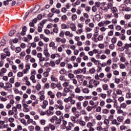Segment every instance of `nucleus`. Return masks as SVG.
Masks as SVG:
<instances>
[{
    "label": "nucleus",
    "mask_w": 131,
    "mask_h": 131,
    "mask_svg": "<svg viewBox=\"0 0 131 131\" xmlns=\"http://www.w3.org/2000/svg\"><path fill=\"white\" fill-rule=\"evenodd\" d=\"M76 99L80 101H81L83 100V99H84V97H83L82 96H76Z\"/></svg>",
    "instance_id": "29"
},
{
    "label": "nucleus",
    "mask_w": 131,
    "mask_h": 131,
    "mask_svg": "<svg viewBox=\"0 0 131 131\" xmlns=\"http://www.w3.org/2000/svg\"><path fill=\"white\" fill-rule=\"evenodd\" d=\"M6 45V40L5 39H3L0 42V47H4Z\"/></svg>",
    "instance_id": "28"
},
{
    "label": "nucleus",
    "mask_w": 131,
    "mask_h": 131,
    "mask_svg": "<svg viewBox=\"0 0 131 131\" xmlns=\"http://www.w3.org/2000/svg\"><path fill=\"white\" fill-rule=\"evenodd\" d=\"M129 48H131V43H130L129 44L128 43H126L125 45V46L123 47H122V51H124V50H128V49H129Z\"/></svg>",
    "instance_id": "8"
},
{
    "label": "nucleus",
    "mask_w": 131,
    "mask_h": 131,
    "mask_svg": "<svg viewBox=\"0 0 131 131\" xmlns=\"http://www.w3.org/2000/svg\"><path fill=\"white\" fill-rule=\"evenodd\" d=\"M92 12H93L94 13H96V12L98 11V9L95 6L92 7Z\"/></svg>",
    "instance_id": "61"
},
{
    "label": "nucleus",
    "mask_w": 131,
    "mask_h": 131,
    "mask_svg": "<svg viewBox=\"0 0 131 131\" xmlns=\"http://www.w3.org/2000/svg\"><path fill=\"white\" fill-rule=\"evenodd\" d=\"M30 123L33 125H36V122H35V121H34L32 118H30V119L27 120V124H30Z\"/></svg>",
    "instance_id": "6"
},
{
    "label": "nucleus",
    "mask_w": 131,
    "mask_h": 131,
    "mask_svg": "<svg viewBox=\"0 0 131 131\" xmlns=\"http://www.w3.org/2000/svg\"><path fill=\"white\" fill-rule=\"evenodd\" d=\"M96 107H97V105H95L94 106H88L86 107V110H87L88 112H91V111H92L94 108H96Z\"/></svg>",
    "instance_id": "16"
},
{
    "label": "nucleus",
    "mask_w": 131,
    "mask_h": 131,
    "mask_svg": "<svg viewBox=\"0 0 131 131\" xmlns=\"http://www.w3.org/2000/svg\"><path fill=\"white\" fill-rule=\"evenodd\" d=\"M102 113L103 114H108V113H109V111L107 108L103 109L102 110Z\"/></svg>",
    "instance_id": "55"
},
{
    "label": "nucleus",
    "mask_w": 131,
    "mask_h": 131,
    "mask_svg": "<svg viewBox=\"0 0 131 131\" xmlns=\"http://www.w3.org/2000/svg\"><path fill=\"white\" fill-rule=\"evenodd\" d=\"M112 93V90H109L106 91V94H107V97L108 98H110L111 97V94Z\"/></svg>",
    "instance_id": "27"
},
{
    "label": "nucleus",
    "mask_w": 131,
    "mask_h": 131,
    "mask_svg": "<svg viewBox=\"0 0 131 131\" xmlns=\"http://www.w3.org/2000/svg\"><path fill=\"white\" fill-rule=\"evenodd\" d=\"M49 127L51 128V130H55L56 129V126L52 124H49Z\"/></svg>",
    "instance_id": "33"
},
{
    "label": "nucleus",
    "mask_w": 131,
    "mask_h": 131,
    "mask_svg": "<svg viewBox=\"0 0 131 131\" xmlns=\"http://www.w3.org/2000/svg\"><path fill=\"white\" fill-rule=\"evenodd\" d=\"M76 106L77 107V109L80 110L82 108L81 107V102H77L76 104Z\"/></svg>",
    "instance_id": "41"
},
{
    "label": "nucleus",
    "mask_w": 131,
    "mask_h": 131,
    "mask_svg": "<svg viewBox=\"0 0 131 131\" xmlns=\"http://www.w3.org/2000/svg\"><path fill=\"white\" fill-rule=\"evenodd\" d=\"M53 114H54V113L49 110H48L46 111V115H47V116H52V115H53Z\"/></svg>",
    "instance_id": "21"
},
{
    "label": "nucleus",
    "mask_w": 131,
    "mask_h": 131,
    "mask_svg": "<svg viewBox=\"0 0 131 131\" xmlns=\"http://www.w3.org/2000/svg\"><path fill=\"white\" fill-rule=\"evenodd\" d=\"M66 36H69L70 37H73V34L70 33V31H67L64 33Z\"/></svg>",
    "instance_id": "17"
},
{
    "label": "nucleus",
    "mask_w": 131,
    "mask_h": 131,
    "mask_svg": "<svg viewBox=\"0 0 131 131\" xmlns=\"http://www.w3.org/2000/svg\"><path fill=\"white\" fill-rule=\"evenodd\" d=\"M61 27L62 29H68L69 28V26L67 27V25L65 24H62Z\"/></svg>",
    "instance_id": "30"
},
{
    "label": "nucleus",
    "mask_w": 131,
    "mask_h": 131,
    "mask_svg": "<svg viewBox=\"0 0 131 131\" xmlns=\"http://www.w3.org/2000/svg\"><path fill=\"white\" fill-rule=\"evenodd\" d=\"M94 5V6L96 8H100V7H101V3H100L99 2H95Z\"/></svg>",
    "instance_id": "31"
},
{
    "label": "nucleus",
    "mask_w": 131,
    "mask_h": 131,
    "mask_svg": "<svg viewBox=\"0 0 131 131\" xmlns=\"http://www.w3.org/2000/svg\"><path fill=\"white\" fill-rule=\"evenodd\" d=\"M80 113L81 115H86V111H85V110H81L80 111Z\"/></svg>",
    "instance_id": "45"
},
{
    "label": "nucleus",
    "mask_w": 131,
    "mask_h": 131,
    "mask_svg": "<svg viewBox=\"0 0 131 131\" xmlns=\"http://www.w3.org/2000/svg\"><path fill=\"white\" fill-rule=\"evenodd\" d=\"M117 95H122V91L120 89H117L116 91Z\"/></svg>",
    "instance_id": "52"
},
{
    "label": "nucleus",
    "mask_w": 131,
    "mask_h": 131,
    "mask_svg": "<svg viewBox=\"0 0 131 131\" xmlns=\"http://www.w3.org/2000/svg\"><path fill=\"white\" fill-rule=\"evenodd\" d=\"M50 121L52 123H54L55 121V124L56 125L61 124L62 118H61V117L58 118L57 116H54L51 118Z\"/></svg>",
    "instance_id": "1"
},
{
    "label": "nucleus",
    "mask_w": 131,
    "mask_h": 131,
    "mask_svg": "<svg viewBox=\"0 0 131 131\" xmlns=\"http://www.w3.org/2000/svg\"><path fill=\"white\" fill-rule=\"evenodd\" d=\"M82 92L84 94H89L90 93V90L88 88H85L82 90Z\"/></svg>",
    "instance_id": "39"
},
{
    "label": "nucleus",
    "mask_w": 131,
    "mask_h": 131,
    "mask_svg": "<svg viewBox=\"0 0 131 131\" xmlns=\"http://www.w3.org/2000/svg\"><path fill=\"white\" fill-rule=\"evenodd\" d=\"M79 123L81 126H85L86 123L85 122H84V121L80 120L79 121Z\"/></svg>",
    "instance_id": "36"
},
{
    "label": "nucleus",
    "mask_w": 131,
    "mask_h": 131,
    "mask_svg": "<svg viewBox=\"0 0 131 131\" xmlns=\"http://www.w3.org/2000/svg\"><path fill=\"white\" fill-rule=\"evenodd\" d=\"M118 114H122L123 116H126V112H123L121 110H118L117 111Z\"/></svg>",
    "instance_id": "15"
},
{
    "label": "nucleus",
    "mask_w": 131,
    "mask_h": 131,
    "mask_svg": "<svg viewBox=\"0 0 131 131\" xmlns=\"http://www.w3.org/2000/svg\"><path fill=\"white\" fill-rule=\"evenodd\" d=\"M37 57L38 58L40 62H43L46 60V59L42 57V54L39 53L37 54Z\"/></svg>",
    "instance_id": "2"
},
{
    "label": "nucleus",
    "mask_w": 131,
    "mask_h": 131,
    "mask_svg": "<svg viewBox=\"0 0 131 131\" xmlns=\"http://www.w3.org/2000/svg\"><path fill=\"white\" fill-rule=\"evenodd\" d=\"M75 93L76 94H80L81 93V90H80V88L78 86L75 89Z\"/></svg>",
    "instance_id": "20"
},
{
    "label": "nucleus",
    "mask_w": 131,
    "mask_h": 131,
    "mask_svg": "<svg viewBox=\"0 0 131 131\" xmlns=\"http://www.w3.org/2000/svg\"><path fill=\"white\" fill-rule=\"evenodd\" d=\"M54 108H55V109H59V110H64L63 105H59L58 104H55Z\"/></svg>",
    "instance_id": "13"
},
{
    "label": "nucleus",
    "mask_w": 131,
    "mask_h": 131,
    "mask_svg": "<svg viewBox=\"0 0 131 131\" xmlns=\"http://www.w3.org/2000/svg\"><path fill=\"white\" fill-rule=\"evenodd\" d=\"M15 32H16V31H15V30L11 31L9 33V36H13V35H14V34H15Z\"/></svg>",
    "instance_id": "53"
},
{
    "label": "nucleus",
    "mask_w": 131,
    "mask_h": 131,
    "mask_svg": "<svg viewBox=\"0 0 131 131\" xmlns=\"http://www.w3.org/2000/svg\"><path fill=\"white\" fill-rule=\"evenodd\" d=\"M23 105L24 107L23 111L24 112H28V111H29V108H28V107H29V106L26 103H23Z\"/></svg>",
    "instance_id": "5"
},
{
    "label": "nucleus",
    "mask_w": 131,
    "mask_h": 131,
    "mask_svg": "<svg viewBox=\"0 0 131 131\" xmlns=\"http://www.w3.org/2000/svg\"><path fill=\"white\" fill-rule=\"evenodd\" d=\"M93 83L94 84L95 88H97V86H98V85H99V84H100V81L94 80Z\"/></svg>",
    "instance_id": "32"
},
{
    "label": "nucleus",
    "mask_w": 131,
    "mask_h": 131,
    "mask_svg": "<svg viewBox=\"0 0 131 131\" xmlns=\"http://www.w3.org/2000/svg\"><path fill=\"white\" fill-rule=\"evenodd\" d=\"M49 105V102L48 100H43V104L41 105L42 109H47V106Z\"/></svg>",
    "instance_id": "9"
},
{
    "label": "nucleus",
    "mask_w": 131,
    "mask_h": 131,
    "mask_svg": "<svg viewBox=\"0 0 131 131\" xmlns=\"http://www.w3.org/2000/svg\"><path fill=\"white\" fill-rule=\"evenodd\" d=\"M70 28H71L72 31H76V26L75 24H71L70 25Z\"/></svg>",
    "instance_id": "10"
},
{
    "label": "nucleus",
    "mask_w": 131,
    "mask_h": 131,
    "mask_svg": "<svg viewBox=\"0 0 131 131\" xmlns=\"http://www.w3.org/2000/svg\"><path fill=\"white\" fill-rule=\"evenodd\" d=\"M110 120L108 119H105L104 121V123L105 125H109Z\"/></svg>",
    "instance_id": "60"
},
{
    "label": "nucleus",
    "mask_w": 131,
    "mask_h": 131,
    "mask_svg": "<svg viewBox=\"0 0 131 131\" xmlns=\"http://www.w3.org/2000/svg\"><path fill=\"white\" fill-rule=\"evenodd\" d=\"M13 85L12 84H11L10 82H7L5 86L4 87V89L5 90V91H8L9 89H11V88H12Z\"/></svg>",
    "instance_id": "4"
},
{
    "label": "nucleus",
    "mask_w": 131,
    "mask_h": 131,
    "mask_svg": "<svg viewBox=\"0 0 131 131\" xmlns=\"http://www.w3.org/2000/svg\"><path fill=\"white\" fill-rule=\"evenodd\" d=\"M81 69H78L77 70H75L74 72V74L77 75V74H81Z\"/></svg>",
    "instance_id": "23"
},
{
    "label": "nucleus",
    "mask_w": 131,
    "mask_h": 131,
    "mask_svg": "<svg viewBox=\"0 0 131 131\" xmlns=\"http://www.w3.org/2000/svg\"><path fill=\"white\" fill-rule=\"evenodd\" d=\"M51 85H50V83H46L45 84V89H47V90H49L50 89Z\"/></svg>",
    "instance_id": "63"
},
{
    "label": "nucleus",
    "mask_w": 131,
    "mask_h": 131,
    "mask_svg": "<svg viewBox=\"0 0 131 131\" xmlns=\"http://www.w3.org/2000/svg\"><path fill=\"white\" fill-rule=\"evenodd\" d=\"M117 120L120 123L123 122V120H124V117H123L122 116H118L117 117Z\"/></svg>",
    "instance_id": "12"
},
{
    "label": "nucleus",
    "mask_w": 131,
    "mask_h": 131,
    "mask_svg": "<svg viewBox=\"0 0 131 131\" xmlns=\"http://www.w3.org/2000/svg\"><path fill=\"white\" fill-rule=\"evenodd\" d=\"M69 82L65 81L62 84V86L63 88H68L69 86Z\"/></svg>",
    "instance_id": "25"
},
{
    "label": "nucleus",
    "mask_w": 131,
    "mask_h": 131,
    "mask_svg": "<svg viewBox=\"0 0 131 131\" xmlns=\"http://www.w3.org/2000/svg\"><path fill=\"white\" fill-rule=\"evenodd\" d=\"M111 10H112V12L113 14H114L115 13H116L117 12V11H118L117 10V8H116V7H112L111 8Z\"/></svg>",
    "instance_id": "38"
},
{
    "label": "nucleus",
    "mask_w": 131,
    "mask_h": 131,
    "mask_svg": "<svg viewBox=\"0 0 131 131\" xmlns=\"http://www.w3.org/2000/svg\"><path fill=\"white\" fill-rule=\"evenodd\" d=\"M51 79L52 81H55V82L58 81V79H57V78H56L53 75L51 76Z\"/></svg>",
    "instance_id": "40"
},
{
    "label": "nucleus",
    "mask_w": 131,
    "mask_h": 131,
    "mask_svg": "<svg viewBox=\"0 0 131 131\" xmlns=\"http://www.w3.org/2000/svg\"><path fill=\"white\" fill-rule=\"evenodd\" d=\"M91 62H93V63H94L95 64V65H97V63H98V62H99V61L96 60V59L95 58H92L91 59Z\"/></svg>",
    "instance_id": "57"
},
{
    "label": "nucleus",
    "mask_w": 131,
    "mask_h": 131,
    "mask_svg": "<svg viewBox=\"0 0 131 131\" xmlns=\"http://www.w3.org/2000/svg\"><path fill=\"white\" fill-rule=\"evenodd\" d=\"M72 83L73 84H75V85H77V83H78V82L77 81V80L76 79H72Z\"/></svg>",
    "instance_id": "56"
},
{
    "label": "nucleus",
    "mask_w": 131,
    "mask_h": 131,
    "mask_svg": "<svg viewBox=\"0 0 131 131\" xmlns=\"http://www.w3.org/2000/svg\"><path fill=\"white\" fill-rule=\"evenodd\" d=\"M96 112L100 113L102 111V107L101 106H97L96 110Z\"/></svg>",
    "instance_id": "62"
},
{
    "label": "nucleus",
    "mask_w": 131,
    "mask_h": 131,
    "mask_svg": "<svg viewBox=\"0 0 131 131\" xmlns=\"http://www.w3.org/2000/svg\"><path fill=\"white\" fill-rule=\"evenodd\" d=\"M120 107L123 109H125V108L127 107V105H126V103H123L121 104Z\"/></svg>",
    "instance_id": "50"
},
{
    "label": "nucleus",
    "mask_w": 131,
    "mask_h": 131,
    "mask_svg": "<svg viewBox=\"0 0 131 131\" xmlns=\"http://www.w3.org/2000/svg\"><path fill=\"white\" fill-rule=\"evenodd\" d=\"M102 88H103V89L104 90V91H108V89L109 86H108V84H104L103 85Z\"/></svg>",
    "instance_id": "34"
},
{
    "label": "nucleus",
    "mask_w": 131,
    "mask_h": 131,
    "mask_svg": "<svg viewBox=\"0 0 131 131\" xmlns=\"http://www.w3.org/2000/svg\"><path fill=\"white\" fill-rule=\"evenodd\" d=\"M59 80H61V81H63L64 80H65L66 81V79H65V76H63V75H60L59 76Z\"/></svg>",
    "instance_id": "47"
},
{
    "label": "nucleus",
    "mask_w": 131,
    "mask_h": 131,
    "mask_svg": "<svg viewBox=\"0 0 131 131\" xmlns=\"http://www.w3.org/2000/svg\"><path fill=\"white\" fill-rule=\"evenodd\" d=\"M47 95H48V96H50V98L51 99H54L55 98V94H54L53 92H52L51 91L48 92Z\"/></svg>",
    "instance_id": "11"
},
{
    "label": "nucleus",
    "mask_w": 131,
    "mask_h": 131,
    "mask_svg": "<svg viewBox=\"0 0 131 131\" xmlns=\"http://www.w3.org/2000/svg\"><path fill=\"white\" fill-rule=\"evenodd\" d=\"M57 98L59 99L62 97V93L60 92H57L56 95Z\"/></svg>",
    "instance_id": "35"
},
{
    "label": "nucleus",
    "mask_w": 131,
    "mask_h": 131,
    "mask_svg": "<svg viewBox=\"0 0 131 131\" xmlns=\"http://www.w3.org/2000/svg\"><path fill=\"white\" fill-rule=\"evenodd\" d=\"M72 21H75L77 19V15L76 14H73L71 17Z\"/></svg>",
    "instance_id": "42"
},
{
    "label": "nucleus",
    "mask_w": 131,
    "mask_h": 131,
    "mask_svg": "<svg viewBox=\"0 0 131 131\" xmlns=\"http://www.w3.org/2000/svg\"><path fill=\"white\" fill-rule=\"evenodd\" d=\"M39 113L41 116H43L44 115H47V112H43L42 111H39Z\"/></svg>",
    "instance_id": "51"
},
{
    "label": "nucleus",
    "mask_w": 131,
    "mask_h": 131,
    "mask_svg": "<svg viewBox=\"0 0 131 131\" xmlns=\"http://www.w3.org/2000/svg\"><path fill=\"white\" fill-rule=\"evenodd\" d=\"M29 130L30 131H34V126L31 125L28 127Z\"/></svg>",
    "instance_id": "64"
},
{
    "label": "nucleus",
    "mask_w": 131,
    "mask_h": 131,
    "mask_svg": "<svg viewBox=\"0 0 131 131\" xmlns=\"http://www.w3.org/2000/svg\"><path fill=\"white\" fill-rule=\"evenodd\" d=\"M112 124L116 125V126H119L120 125V122L117 121V120H116V119H115L112 121Z\"/></svg>",
    "instance_id": "7"
},
{
    "label": "nucleus",
    "mask_w": 131,
    "mask_h": 131,
    "mask_svg": "<svg viewBox=\"0 0 131 131\" xmlns=\"http://www.w3.org/2000/svg\"><path fill=\"white\" fill-rule=\"evenodd\" d=\"M49 47L52 48V50L56 51L57 50V47L56 46V43L54 41H51L49 43Z\"/></svg>",
    "instance_id": "3"
},
{
    "label": "nucleus",
    "mask_w": 131,
    "mask_h": 131,
    "mask_svg": "<svg viewBox=\"0 0 131 131\" xmlns=\"http://www.w3.org/2000/svg\"><path fill=\"white\" fill-rule=\"evenodd\" d=\"M12 110L13 112L15 113V115H17L18 114V111H17V107L15 106H14L12 107Z\"/></svg>",
    "instance_id": "49"
},
{
    "label": "nucleus",
    "mask_w": 131,
    "mask_h": 131,
    "mask_svg": "<svg viewBox=\"0 0 131 131\" xmlns=\"http://www.w3.org/2000/svg\"><path fill=\"white\" fill-rule=\"evenodd\" d=\"M17 77H22L23 76V72H19L17 74Z\"/></svg>",
    "instance_id": "59"
},
{
    "label": "nucleus",
    "mask_w": 131,
    "mask_h": 131,
    "mask_svg": "<svg viewBox=\"0 0 131 131\" xmlns=\"http://www.w3.org/2000/svg\"><path fill=\"white\" fill-rule=\"evenodd\" d=\"M30 78L31 80H32L33 83H36V80H35V77L34 76H31Z\"/></svg>",
    "instance_id": "26"
},
{
    "label": "nucleus",
    "mask_w": 131,
    "mask_h": 131,
    "mask_svg": "<svg viewBox=\"0 0 131 131\" xmlns=\"http://www.w3.org/2000/svg\"><path fill=\"white\" fill-rule=\"evenodd\" d=\"M68 76L69 78H70V79H72V78H74V75L71 73L68 74Z\"/></svg>",
    "instance_id": "44"
},
{
    "label": "nucleus",
    "mask_w": 131,
    "mask_h": 131,
    "mask_svg": "<svg viewBox=\"0 0 131 131\" xmlns=\"http://www.w3.org/2000/svg\"><path fill=\"white\" fill-rule=\"evenodd\" d=\"M71 125L73 126V123H72L71 122H69V126H68L66 127L67 130L69 131V130H71V129H72V127H71Z\"/></svg>",
    "instance_id": "18"
},
{
    "label": "nucleus",
    "mask_w": 131,
    "mask_h": 131,
    "mask_svg": "<svg viewBox=\"0 0 131 131\" xmlns=\"http://www.w3.org/2000/svg\"><path fill=\"white\" fill-rule=\"evenodd\" d=\"M20 122L21 123H23V124H24V125H25V126H27V125H28V124H27V123L26 122V120H25V119H21L20 120Z\"/></svg>",
    "instance_id": "24"
},
{
    "label": "nucleus",
    "mask_w": 131,
    "mask_h": 131,
    "mask_svg": "<svg viewBox=\"0 0 131 131\" xmlns=\"http://www.w3.org/2000/svg\"><path fill=\"white\" fill-rule=\"evenodd\" d=\"M70 108H71V106L69 104H67L65 105L64 110L66 112H69V110H70Z\"/></svg>",
    "instance_id": "14"
},
{
    "label": "nucleus",
    "mask_w": 131,
    "mask_h": 131,
    "mask_svg": "<svg viewBox=\"0 0 131 131\" xmlns=\"http://www.w3.org/2000/svg\"><path fill=\"white\" fill-rule=\"evenodd\" d=\"M71 120L72 121L73 123H76V117L74 116H71Z\"/></svg>",
    "instance_id": "22"
},
{
    "label": "nucleus",
    "mask_w": 131,
    "mask_h": 131,
    "mask_svg": "<svg viewBox=\"0 0 131 131\" xmlns=\"http://www.w3.org/2000/svg\"><path fill=\"white\" fill-rule=\"evenodd\" d=\"M96 73V69L95 68H92L89 70V73H91V74H94V73Z\"/></svg>",
    "instance_id": "43"
},
{
    "label": "nucleus",
    "mask_w": 131,
    "mask_h": 131,
    "mask_svg": "<svg viewBox=\"0 0 131 131\" xmlns=\"http://www.w3.org/2000/svg\"><path fill=\"white\" fill-rule=\"evenodd\" d=\"M50 87L52 90H55V89H56V83H52L50 85Z\"/></svg>",
    "instance_id": "54"
},
{
    "label": "nucleus",
    "mask_w": 131,
    "mask_h": 131,
    "mask_svg": "<svg viewBox=\"0 0 131 131\" xmlns=\"http://www.w3.org/2000/svg\"><path fill=\"white\" fill-rule=\"evenodd\" d=\"M4 52L5 53V55L6 56H7L8 57H10V56H11V53H10V52H9V51H8V49L5 48L4 50Z\"/></svg>",
    "instance_id": "19"
},
{
    "label": "nucleus",
    "mask_w": 131,
    "mask_h": 131,
    "mask_svg": "<svg viewBox=\"0 0 131 131\" xmlns=\"http://www.w3.org/2000/svg\"><path fill=\"white\" fill-rule=\"evenodd\" d=\"M57 103L59 106H63V101L61 100H57Z\"/></svg>",
    "instance_id": "48"
},
{
    "label": "nucleus",
    "mask_w": 131,
    "mask_h": 131,
    "mask_svg": "<svg viewBox=\"0 0 131 131\" xmlns=\"http://www.w3.org/2000/svg\"><path fill=\"white\" fill-rule=\"evenodd\" d=\"M63 91L64 92V93H69V92H70V88L67 87L64 88Z\"/></svg>",
    "instance_id": "58"
},
{
    "label": "nucleus",
    "mask_w": 131,
    "mask_h": 131,
    "mask_svg": "<svg viewBox=\"0 0 131 131\" xmlns=\"http://www.w3.org/2000/svg\"><path fill=\"white\" fill-rule=\"evenodd\" d=\"M112 69H114V70H115V69H117V68H118V65L116 63H114L112 65Z\"/></svg>",
    "instance_id": "46"
},
{
    "label": "nucleus",
    "mask_w": 131,
    "mask_h": 131,
    "mask_svg": "<svg viewBox=\"0 0 131 131\" xmlns=\"http://www.w3.org/2000/svg\"><path fill=\"white\" fill-rule=\"evenodd\" d=\"M117 41V38H116V37H113L111 39V42H112V43H116Z\"/></svg>",
    "instance_id": "37"
}]
</instances>
